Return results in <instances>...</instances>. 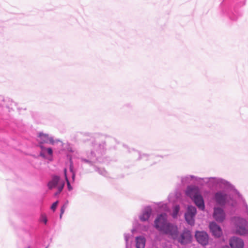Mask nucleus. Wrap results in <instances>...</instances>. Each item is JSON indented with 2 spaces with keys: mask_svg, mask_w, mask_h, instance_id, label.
<instances>
[{
  "mask_svg": "<svg viewBox=\"0 0 248 248\" xmlns=\"http://www.w3.org/2000/svg\"><path fill=\"white\" fill-rule=\"evenodd\" d=\"M192 182H197L202 185L206 184L210 187L218 186L220 187H223L228 190L233 189V186L230 182L219 177L200 178L194 175H189L181 178V183L183 185L190 184Z\"/></svg>",
  "mask_w": 248,
  "mask_h": 248,
  "instance_id": "nucleus-1",
  "label": "nucleus"
},
{
  "mask_svg": "<svg viewBox=\"0 0 248 248\" xmlns=\"http://www.w3.org/2000/svg\"><path fill=\"white\" fill-rule=\"evenodd\" d=\"M92 148L89 153L87 154V158L80 157L81 161L89 164L90 166L97 161L99 162H103L101 157L105 153L106 141L100 140L98 139H92L91 140Z\"/></svg>",
  "mask_w": 248,
  "mask_h": 248,
  "instance_id": "nucleus-2",
  "label": "nucleus"
},
{
  "mask_svg": "<svg viewBox=\"0 0 248 248\" xmlns=\"http://www.w3.org/2000/svg\"><path fill=\"white\" fill-rule=\"evenodd\" d=\"M233 187V189L231 190L226 189L223 187H220L218 186H214V187H218L220 189H223L224 190H219L216 192L214 196V200L216 203L220 206H225V205H229L233 207L235 204V201L231 193H233L240 196L239 192L235 189L233 185L231 184Z\"/></svg>",
  "mask_w": 248,
  "mask_h": 248,
  "instance_id": "nucleus-3",
  "label": "nucleus"
},
{
  "mask_svg": "<svg viewBox=\"0 0 248 248\" xmlns=\"http://www.w3.org/2000/svg\"><path fill=\"white\" fill-rule=\"evenodd\" d=\"M154 227L163 234L168 235L174 234L176 231V225L168 220L166 213L158 215L154 220Z\"/></svg>",
  "mask_w": 248,
  "mask_h": 248,
  "instance_id": "nucleus-4",
  "label": "nucleus"
},
{
  "mask_svg": "<svg viewBox=\"0 0 248 248\" xmlns=\"http://www.w3.org/2000/svg\"><path fill=\"white\" fill-rule=\"evenodd\" d=\"M186 194L191 199L199 210H205L204 201L198 187L188 186L186 190Z\"/></svg>",
  "mask_w": 248,
  "mask_h": 248,
  "instance_id": "nucleus-5",
  "label": "nucleus"
},
{
  "mask_svg": "<svg viewBox=\"0 0 248 248\" xmlns=\"http://www.w3.org/2000/svg\"><path fill=\"white\" fill-rule=\"evenodd\" d=\"M170 236L182 245H186L190 244L192 242V235L191 232L187 229H185L179 234L178 229L177 226L176 231L174 234H170Z\"/></svg>",
  "mask_w": 248,
  "mask_h": 248,
  "instance_id": "nucleus-6",
  "label": "nucleus"
},
{
  "mask_svg": "<svg viewBox=\"0 0 248 248\" xmlns=\"http://www.w3.org/2000/svg\"><path fill=\"white\" fill-rule=\"evenodd\" d=\"M65 186V182L62 180L60 176L56 175L51 176V179L48 181L47 184L48 188L52 190L53 188H57V190L54 193V195L57 196L59 195L62 191Z\"/></svg>",
  "mask_w": 248,
  "mask_h": 248,
  "instance_id": "nucleus-7",
  "label": "nucleus"
},
{
  "mask_svg": "<svg viewBox=\"0 0 248 248\" xmlns=\"http://www.w3.org/2000/svg\"><path fill=\"white\" fill-rule=\"evenodd\" d=\"M197 214V209L195 207L188 206L186 212L185 214V218L187 223L193 225L195 223V217Z\"/></svg>",
  "mask_w": 248,
  "mask_h": 248,
  "instance_id": "nucleus-8",
  "label": "nucleus"
},
{
  "mask_svg": "<svg viewBox=\"0 0 248 248\" xmlns=\"http://www.w3.org/2000/svg\"><path fill=\"white\" fill-rule=\"evenodd\" d=\"M195 236L197 242L202 246H206L208 244L209 236L204 231H196Z\"/></svg>",
  "mask_w": 248,
  "mask_h": 248,
  "instance_id": "nucleus-9",
  "label": "nucleus"
},
{
  "mask_svg": "<svg viewBox=\"0 0 248 248\" xmlns=\"http://www.w3.org/2000/svg\"><path fill=\"white\" fill-rule=\"evenodd\" d=\"M209 228L212 235L216 238H220L223 234L221 228L214 221L211 222L209 224Z\"/></svg>",
  "mask_w": 248,
  "mask_h": 248,
  "instance_id": "nucleus-10",
  "label": "nucleus"
},
{
  "mask_svg": "<svg viewBox=\"0 0 248 248\" xmlns=\"http://www.w3.org/2000/svg\"><path fill=\"white\" fill-rule=\"evenodd\" d=\"M213 217L217 222H223L226 218V214L224 210L220 207H214Z\"/></svg>",
  "mask_w": 248,
  "mask_h": 248,
  "instance_id": "nucleus-11",
  "label": "nucleus"
},
{
  "mask_svg": "<svg viewBox=\"0 0 248 248\" xmlns=\"http://www.w3.org/2000/svg\"><path fill=\"white\" fill-rule=\"evenodd\" d=\"M37 140L40 145H42L44 143H49L53 145L55 143V141L52 137H49L48 135L41 132L39 133Z\"/></svg>",
  "mask_w": 248,
  "mask_h": 248,
  "instance_id": "nucleus-12",
  "label": "nucleus"
},
{
  "mask_svg": "<svg viewBox=\"0 0 248 248\" xmlns=\"http://www.w3.org/2000/svg\"><path fill=\"white\" fill-rule=\"evenodd\" d=\"M229 244L231 248H244V247L243 240L241 238L235 236L231 238Z\"/></svg>",
  "mask_w": 248,
  "mask_h": 248,
  "instance_id": "nucleus-13",
  "label": "nucleus"
},
{
  "mask_svg": "<svg viewBox=\"0 0 248 248\" xmlns=\"http://www.w3.org/2000/svg\"><path fill=\"white\" fill-rule=\"evenodd\" d=\"M152 213V209L150 206L145 207L139 215L140 220L142 222L147 221Z\"/></svg>",
  "mask_w": 248,
  "mask_h": 248,
  "instance_id": "nucleus-14",
  "label": "nucleus"
},
{
  "mask_svg": "<svg viewBox=\"0 0 248 248\" xmlns=\"http://www.w3.org/2000/svg\"><path fill=\"white\" fill-rule=\"evenodd\" d=\"M39 146L41 149L40 152V156L44 158H46V154L50 156H52L53 155V150L51 148H46L43 145H39Z\"/></svg>",
  "mask_w": 248,
  "mask_h": 248,
  "instance_id": "nucleus-15",
  "label": "nucleus"
},
{
  "mask_svg": "<svg viewBox=\"0 0 248 248\" xmlns=\"http://www.w3.org/2000/svg\"><path fill=\"white\" fill-rule=\"evenodd\" d=\"M136 248H144L146 240L142 236H137L135 238Z\"/></svg>",
  "mask_w": 248,
  "mask_h": 248,
  "instance_id": "nucleus-16",
  "label": "nucleus"
},
{
  "mask_svg": "<svg viewBox=\"0 0 248 248\" xmlns=\"http://www.w3.org/2000/svg\"><path fill=\"white\" fill-rule=\"evenodd\" d=\"M135 229H133L131 230V232L130 233H124V238L125 242V247L128 248L129 247V241L133 237V233L135 231Z\"/></svg>",
  "mask_w": 248,
  "mask_h": 248,
  "instance_id": "nucleus-17",
  "label": "nucleus"
},
{
  "mask_svg": "<svg viewBox=\"0 0 248 248\" xmlns=\"http://www.w3.org/2000/svg\"><path fill=\"white\" fill-rule=\"evenodd\" d=\"M64 176H65V179L67 183V188L69 191H71L73 189V187L70 185V182L68 179L67 174H66V169H64Z\"/></svg>",
  "mask_w": 248,
  "mask_h": 248,
  "instance_id": "nucleus-18",
  "label": "nucleus"
},
{
  "mask_svg": "<svg viewBox=\"0 0 248 248\" xmlns=\"http://www.w3.org/2000/svg\"><path fill=\"white\" fill-rule=\"evenodd\" d=\"M95 170L103 176H107V172L104 169L95 167Z\"/></svg>",
  "mask_w": 248,
  "mask_h": 248,
  "instance_id": "nucleus-19",
  "label": "nucleus"
},
{
  "mask_svg": "<svg viewBox=\"0 0 248 248\" xmlns=\"http://www.w3.org/2000/svg\"><path fill=\"white\" fill-rule=\"evenodd\" d=\"M179 210H180V207L178 205H176L174 206V207L173 209L172 215L173 217L174 218L177 216L178 214L179 211Z\"/></svg>",
  "mask_w": 248,
  "mask_h": 248,
  "instance_id": "nucleus-20",
  "label": "nucleus"
},
{
  "mask_svg": "<svg viewBox=\"0 0 248 248\" xmlns=\"http://www.w3.org/2000/svg\"><path fill=\"white\" fill-rule=\"evenodd\" d=\"M40 221L44 223L45 224H47V218L45 214H42L41 215L40 218Z\"/></svg>",
  "mask_w": 248,
  "mask_h": 248,
  "instance_id": "nucleus-21",
  "label": "nucleus"
},
{
  "mask_svg": "<svg viewBox=\"0 0 248 248\" xmlns=\"http://www.w3.org/2000/svg\"><path fill=\"white\" fill-rule=\"evenodd\" d=\"M66 207H67L66 203H65L62 206L61 209V213H60V218H62V216L63 214L64 213Z\"/></svg>",
  "mask_w": 248,
  "mask_h": 248,
  "instance_id": "nucleus-22",
  "label": "nucleus"
},
{
  "mask_svg": "<svg viewBox=\"0 0 248 248\" xmlns=\"http://www.w3.org/2000/svg\"><path fill=\"white\" fill-rule=\"evenodd\" d=\"M59 202L58 201L54 202L51 206V209L53 211H55L58 204Z\"/></svg>",
  "mask_w": 248,
  "mask_h": 248,
  "instance_id": "nucleus-23",
  "label": "nucleus"
},
{
  "mask_svg": "<svg viewBox=\"0 0 248 248\" xmlns=\"http://www.w3.org/2000/svg\"><path fill=\"white\" fill-rule=\"evenodd\" d=\"M70 166H69L70 171V172L71 173L75 172L74 170V166H73V163L71 162V158H70Z\"/></svg>",
  "mask_w": 248,
  "mask_h": 248,
  "instance_id": "nucleus-24",
  "label": "nucleus"
},
{
  "mask_svg": "<svg viewBox=\"0 0 248 248\" xmlns=\"http://www.w3.org/2000/svg\"><path fill=\"white\" fill-rule=\"evenodd\" d=\"M72 173V179L73 181H74L76 177V172H73Z\"/></svg>",
  "mask_w": 248,
  "mask_h": 248,
  "instance_id": "nucleus-25",
  "label": "nucleus"
},
{
  "mask_svg": "<svg viewBox=\"0 0 248 248\" xmlns=\"http://www.w3.org/2000/svg\"><path fill=\"white\" fill-rule=\"evenodd\" d=\"M139 155H140L139 159L142 158V157H143L144 156H146L147 155L146 154H143V155H141L140 153H139Z\"/></svg>",
  "mask_w": 248,
  "mask_h": 248,
  "instance_id": "nucleus-26",
  "label": "nucleus"
},
{
  "mask_svg": "<svg viewBox=\"0 0 248 248\" xmlns=\"http://www.w3.org/2000/svg\"><path fill=\"white\" fill-rule=\"evenodd\" d=\"M68 151H70V152H73V151L72 150L71 147H69V148H68Z\"/></svg>",
  "mask_w": 248,
  "mask_h": 248,
  "instance_id": "nucleus-27",
  "label": "nucleus"
},
{
  "mask_svg": "<svg viewBox=\"0 0 248 248\" xmlns=\"http://www.w3.org/2000/svg\"><path fill=\"white\" fill-rule=\"evenodd\" d=\"M221 248H230L228 246H226L223 247H222Z\"/></svg>",
  "mask_w": 248,
  "mask_h": 248,
  "instance_id": "nucleus-28",
  "label": "nucleus"
},
{
  "mask_svg": "<svg viewBox=\"0 0 248 248\" xmlns=\"http://www.w3.org/2000/svg\"><path fill=\"white\" fill-rule=\"evenodd\" d=\"M57 141L61 142L60 140H57Z\"/></svg>",
  "mask_w": 248,
  "mask_h": 248,
  "instance_id": "nucleus-29",
  "label": "nucleus"
},
{
  "mask_svg": "<svg viewBox=\"0 0 248 248\" xmlns=\"http://www.w3.org/2000/svg\"><path fill=\"white\" fill-rule=\"evenodd\" d=\"M112 140H115L114 139H111Z\"/></svg>",
  "mask_w": 248,
  "mask_h": 248,
  "instance_id": "nucleus-30",
  "label": "nucleus"
},
{
  "mask_svg": "<svg viewBox=\"0 0 248 248\" xmlns=\"http://www.w3.org/2000/svg\"><path fill=\"white\" fill-rule=\"evenodd\" d=\"M46 248H47V247H46Z\"/></svg>",
  "mask_w": 248,
  "mask_h": 248,
  "instance_id": "nucleus-31",
  "label": "nucleus"
}]
</instances>
